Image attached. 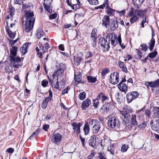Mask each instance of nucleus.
<instances>
[{
    "label": "nucleus",
    "instance_id": "1",
    "mask_svg": "<svg viewBox=\"0 0 159 159\" xmlns=\"http://www.w3.org/2000/svg\"><path fill=\"white\" fill-rule=\"evenodd\" d=\"M25 15L21 18L23 29L26 33L29 32L34 26L35 18L33 12L31 11H25Z\"/></svg>",
    "mask_w": 159,
    "mask_h": 159
},
{
    "label": "nucleus",
    "instance_id": "2",
    "mask_svg": "<svg viewBox=\"0 0 159 159\" xmlns=\"http://www.w3.org/2000/svg\"><path fill=\"white\" fill-rule=\"evenodd\" d=\"M90 126L94 134L98 133L100 128V123L96 119H91L89 120Z\"/></svg>",
    "mask_w": 159,
    "mask_h": 159
},
{
    "label": "nucleus",
    "instance_id": "3",
    "mask_svg": "<svg viewBox=\"0 0 159 159\" xmlns=\"http://www.w3.org/2000/svg\"><path fill=\"white\" fill-rule=\"evenodd\" d=\"M120 125L119 120L117 117H112L108 119L107 125L108 127L111 128L119 127Z\"/></svg>",
    "mask_w": 159,
    "mask_h": 159
},
{
    "label": "nucleus",
    "instance_id": "4",
    "mask_svg": "<svg viewBox=\"0 0 159 159\" xmlns=\"http://www.w3.org/2000/svg\"><path fill=\"white\" fill-rule=\"evenodd\" d=\"M139 93L136 91H133L128 93L126 95V98L128 103H131L132 101L138 98Z\"/></svg>",
    "mask_w": 159,
    "mask_h": 159
},
{
    "label": "nucleus",
    "instance_id": "5",
    "mask_svg": "<svg viewBox=\"0 0 159 159\" xmlns=\"http://www.w3.org/2000/svg\"><path fill=\"white\" fill-rule=\"evenodd\" d=\"M119 74L117 72H114L111 74L109 78V82L111 84H117L119 82Z\"/></svg>",
    "mask_w": 159,
    "mask_h": 159
},
{
    "label": "nucleus",
    "instance_id": "6",
    "mask_svg": "<svg viewBox=\"0 0 159 159\" xmlns=\"http://www.w3.org/2000/svg\"><path fill=\"white\" fill-rule=\"evenodd\" d=\"M120 113L121 115L120 118L123 120L124 124L125 125L129 122L130 116L126 111H121Z\"/></svg>",
    "mask_w": 159,
    "mask_h": 159
},
{
    "label": "nucleus",
    "instance_id": "7",
    "mask_svg": "<svg viewBox=\"0 0 159 159\" xmlns=\"http://www.w3.org/2000/svg\"><path fill=\"white\" fill-rule=\"evenodd\" d=\"M52 0H44L43 6L44 9L48 12L51 13L53 11L52 9V7L51 6V2Z\"/></svg>",
    "mask_w": 159,
    "mask_h": 159
},
{
    "label": "nucleus",
    "instance_id": "8",
    "mask_svg": "<svg viewBox=\"0 0 159 159\" xmlns=\"http://www.w3.org/2000/svg\"><path fill=\"white\" fill-rule=\"evenodd\" d=\"M150 124L152 129L159 133V119H156L154 121L153 120H151Z\"/></svg>",
    "mask_w": 159,
    "mask_h": 159
},
{
    "label": "nucleus",
    "instance_id": "9",
    "mask_svg": "<svg viewBox=\"0 0 159 159\" xmlns=\"http://www.w3.org/2000/svg\"><path fill=\"white\" fill-rule=\"evenodd\" d=\"M82 124L80 123L77 124L76 122H74L71 124V125L74 130V132L75 133L79 134L80 132V127Z\"/></svg>",
    "mask_w": 159,
    "mask_h": 159
},
{
    "label": "nucleus",
    "instance_id": "10",
    "mask_svg": "<svg viewBox=\"0 0 159 159\" xmlns=\"http://www.w3.org/2000/svg\"><path fill=\"white\" fill-rule=\"evenodd\" d=\"M111 20L110 17L107 15H105L103 17L102 20V25L103 27H105L106 28L109 26Z\"/></svg>",
    "mask_w": 159,
    "mask_h": 159
},
{
    "label": "nucleus",
    "instance_id": "11",
    "mask_svg": "<svg viewBox=\"0 0 159 159\" xmlns=\"http://www.w3.org/2000/svg\"><path fill=\"white\" fill-rule=\"evenodd\" d=\"M62 139V136L61 134L58 133L54 134L52 138V142L56 144L59 143Z\"/></svg>",
    "mask_w": 159,
    "mask_h": 159
},
{
    "label": "nucleus",
    "instance_id": "12",
    "mask_svg": "<svg viewBox=\"0 0 159 159\" xmlns=\"http://www.w3.org/2000/svg\"><path fill=\"white\" fill-rule=\"evenodd\" d=\"M64 70L63 68H61L60 67L57 71H55L52 75L53 80H55V81L57 80L58 76L60 74H62Z\"/></svg>",
    "mask_w": 159,
    "mask_h": 159
},
{
    "label": "nucleus",
    "instance_id": "13",
    "mask_svg": "<svg viewBox=\"0 0 159 159\" xmlns=\"http://www.w3.org/2000/svg\"><path fill=\"white\" fill-rule=\"evenodd\" d=\"M118 22L116 20H111L109 26L111 30L114 31L118 27Z\"/></svg>",
    "mask_w": 159,
    "mask_h": 159
},
{
    "label": "nucleus",
    "instance_id": "14",
    "mask_svg": "<svg viewBox=\"0 0 159 159\" xmlns=\"http://www.w3.org/2000/svg\"><path fill=\"white\" fill-rule=\"evenodd\" d=\"M117 86L119 89L121 91L124 92L125 93L127 92L128 88L125 84L120 83L117 85Z\"/></svg>",
    "mask_w": 159,
    "mask_h": 159
},
{
    "label": "nucleus",
    "instance_id": "15",
    "mask_svg": "<svg viewBox=\"0 0 159 159\" xmlns=\"http://www.w3.org/2000/svg\"><path fill=\"white\" fill-rule=\"evenodd\" d=\"M90 100L88 98L86 100L83 101L81 107L83 110H85L87 107H88L91 104Z\"/></svg>",
    "mask_w": 159,
    "mask_h": 159
},
{
    "label": "nucleus",
    "instance_id": "16",
    "mask_svg": "<svg viewBox=\"0 0 159 159\" xmlns=\"http://www.w3.org/2000/svg\"><path fill=\"white\" fill-rule=\"evenodd\" d=\"M98 137L95 136L91 137L89 140V145L93 148H95L96 145V141L98 140Z\"/></svg>",
    "mask_w": 159,
    "mask_h": 159
},
{
    "label": "nucleus",
    "instance_id": "17",
    "mask_svg": "<svg viewBox=\"0 0 159 159\" xmlns=\"http://www.w3.org/2000/svg\"><path fill=\"white\" fill-rule=\"evenodd\" d=\"M111 142L110 140L107 139H104L101 142V145L103 148L107 147L108 148V147L111 146Z\"/></svg>",
    "mask_w": 159,
    "mask_h": 159
},
{
    "label": "nucleus",
    "instance_id": "18",
    "mask_svg": "<svg viewBox=\"0 0 159 159\" xmlns=\"http://www.w3.org/2000/svg\"><path fill=\"white\" fill-rule=\"evenodd\" d=\"M30 43H25L23 45L20 50L22 55H24V54H25L27 53V48L28 47V45H30Z\"/></svg>",
    "mask_w": 159,
    "mask_h": 159
},
{
    "label": "nucleus",
    "instance_id": "19",
    "mask_svg": "<svg viewBox=\"0 0 159 159\" xmlns=\"http://www.w3.org/2000/svg\"><path fill=\"white\" fill-rule=\"evenodd\" d=\"M159 108L157 107H154L152 110V117L153 118L159 117Z\"/></svg>",
    "mask_w": 159,
    "mask_h": 159
},
{
    "label": "nucleus",
    "instance_id": "20",
    "mask_svg": "<svg viewBox=\"0 0 159 159\" xmlns=\"http://www.w3.org/2000/svg\"><path fill=\"white\" fill-rule=\"evenodd\" d=\"M17 48L16 46H12L11 49L10 50L11 55L10 56V58L12 57H15L17 55Z\"/></svg>",
    "mask_w": 159,
    "mask_h": 159
},
{
    "label": "nucleus",
    "instance_id": "21",
    "mask_svg": "<svg viewBox=\"0 0 159 159\" xmlns=\"http://www.w3.org/2000/svg\"><path fill=\"white\" fill-rule=\"evenodd\" d=\"M44 34V32L41 28L38 29L36 34V37L37 39H40Z\"/></svg>",
    "mask_w": 159,
    "mask_h": 159
},
{
    "label": "nucleus",
    "instance_id": "22",
    "mask_svg": "<svg viewBox=\"0 0 159 159\" xmlns=\"http://www.w3.org/2000/svg\"><path fill=\"white\" fill-rule=\"evenodd\" d=\"M82 59V57L78 54L74 57V63L75 65L78 66Z\"/></svg>",
    "mask_w": 159,
    "mask_h": 159
},
{
    "label": "nucleus",
    "instance_id": "23",
    "mask_svg": "<svg viewBox=\"0 0 159 159\" xmlns=\"http://www.w3.org/2000/svg\"><path fill=\"white\" fill-rule=\"evenodd\" d=\"M89 126V121L86 122L83 128V130L85 135L88 134L89 133L90 130Z\"/></svg>",
    "mask_w": 159,
    "mask_h": 159
},
{
    "label": "nucleus",
    "instance_id": "24",
    "mask_svg": "<svg viewBox=\"0 0 159 159\" xmlns=\"http://www.w3.org/2000/svg\"><path fill=\"white\" fill-rule=\"evenodd\" d=\"M118 65L122 71L126 73H127V68L123 62L121 61H119L118 62Z\"/></svg>",
    "mask_w": 159,
    "mask_h": 159
},
{
    "label": "nucleus",
    "instance_id": "25",
    "mask_svg": "<svg viewBox=\"0 0 159 159\" xmlns=\"http://www.w3.org/2000/svg\"><path fill=\"white\" fill-rule=\"evenodd\" d=\"M146 11V9H144V10L142 9L140 10H135V14L139 16H143L145 14V13Z\"/></svg>",
    "mask_w": 159,
    "mask_h": 159
},
{
    "label": "nucleus",
    "instance_id": "26",
    "mask_svg": "<svg viewBox=\"0 0 159 159\" xmlns=\"http://www.w3.org/2000/svg\"><path fill=\"white\" fill-rule=\"evenodd\" d=\"M155 41L154 39L152 37V39L148 43L149 45V48L150 51H151L153 50L155 46Z\"/></svg>",
    "mask_w": 159,
    "mask_h": 159
},
{
    "label": "nucleus",
    "instance_id": "27",
    "mask_svg": "<svg viewBox=\"0 0 159 159\" xmlns=\"http://www.w3.org/2000/svg\"><path fill=\"white\" fill-rule=\"evenodd\" d=\"M131 125L134 126L138 125V123L136 119V116L135 115H132L131 119Z\"/></svg>",
    "mask_w": 159,
    "mask_h": 159
},
{
    "label": "nucleus",
    "instance_id": "28",
    "mask_svg": "<svg viewBox=\"0 0 159 159\" xmlns=\"http://www.w3.org/2000/svg\"><path fill=\"white\" fill-rule=\"evenodd\" d=\"M15 10L14 8L12 6L9 7L8 12L10 13V16L11 18V21L12 20L13 16L14 14Z\"/></svg>",
    "mask_w": 159,
    "mask_h": 159
},
{
    "label": "nucleus",
    "instance_id": "29",
    "mask_svg": "<svg viewBox=\"0 0 159 159\" xmlns=\"http://www.w3.org/2000/svg\"><path fill=\"white\" fill-rule=\"evenodd\" d=\"M132 3L134 7L137 9H139L141 6L140 0H132Z\"/></svg>",
    "mask_w": 159,
    "mask_h": 159
},
{
    "label": "nucleus",
    "instance_id": "30",
    "mask_svg": "<svg viewBox=\"0 0 159 159\" xmlns=\"http://www.w3.org/2000/svg\"><path fill=\"white\" fill-rule=\"evenodd\" d=\"M21 59L19 57H12L10 58V61L11 63H13L14 64L16 63H18L21 61Z\"/></svg>",
    "mask_w": 159,
    "mask_h": 159
},
{
    "label": "nucleus",
    "instance_id": "31",
    "mask_svg": "<svg viewBox=\"0 0 159 159\" xmlns=\"http://www.w3.org/2000/svg\"><path fill=\"white\" fill-rule=\"evenodd\" d=\"M88 81L89 83H95L97 80V78L95 77L91 76H88L87 77Z\"/></svg>",
    "mask_w": 159,
    "mask_h": 159
},
{
    "label": "nucleus",
    "instance_id": "32",
    "mask_svg": "<svg viewBox=\"0 0 159 159\" xmlns=\"http://www.w3.org/2000/svg\"><path fill=\"white\" fill-rule=\"evenodd\" d=\"M97 29H93L92 30L90 36V39H97Z\"/></svg>",
    "mask_w": 159,
    "mask_h": 159
},
{
    "label": "nucleus",
    "instance_id": "33",
    "mask_svg": "<svg viewBox=\"0 0 159 159\" xmlns=\"http://www.w3.org/2000/svg\"><path fill=\"white\" fill-rule=\"evenodd\" d=\"M107 43V40L105 38H103L100 39V44L103 48L105 49V43Z\"/></svg>",
    "mask_w": 159,
    "mask_h": 159
},
{
    "label": "nucleus",
    "instance_id": "34",
    "mask_svg": "<svg viewBox=\"0 0 159 159\" xmlns=\"http://www.w3.org/2000/svg\"><path fill=\"white\" fill-rule=\"evenodd\" d=\"M116 37V36H115V35L113 33H108L106 38L109 39L108 42H109L110 40L115 39Z\"/></svg>",
    "mask_w": 159,
    "mask_h": 159
},
{
    "label": "nucleus",
    "instance_id": "35",
    "mask_svg": "<svg viewBox=\"0 0 159 159\" xmlns=\"http://www.w3.org/2000/svg\"><path fill=\"white\" fill-rule=\"evenodd\" d=\"M41 45L42 46V50L43 51V52H47L48 49L50 48V46L48 43L44 44V46L45 47H44L42 44H41Z\"/></svg>",
    "mask_w": 159,
    "mask_h": 159
},
{
    "label": "nucleus",
    "instance_id": "36",
    "mask_svg": "<svg viewBox=\"0 0 159 159\" xmlns=\"http://www.w3.org/2000/svg\"><path fill=\"white\" fill-rule=\"evenodd\" d=\"M33 5L32 3L28 2L27 3L23 4L22 5V8L23 9L28 8H30L32 7Z\"/></svg>",
    "mask_w": 159,
    "mask_h": 159
},
{
    "label": "nucleus",
    "instance_id": "37",
    "mask_svg": "<svg viewBox=\"0 0 159 159\" xmlns=\"http://www.w3.org/2000/svg\"><path fill=\"white\" fill-rule=\"evenodd\" d=\"M106 5H107V7L108 6H109L108 3V0H105L104 3L102 5L99 6L95 7L94 9L96 10L98 9L99 8L103 9L106 7Z\"/></svg>",
    "mask_w": 159,
    "mask_h": 159
},
{
    "label": "nucleus",
    "instance_id": "38",
    "mask_svg": "<svg viewBox=\"0 0 159 159\" xmlns=\"http://www.w3.org/2000/svg\"><path fill=\"white\" fill-rule=\"evenodd\" d=\"M41 130V129L39 128L36 129L30 137L29 139H31L32 138L36 136H37Z\"/></svg>",
    "mask_w": 159,
    "mask_h": 159
},
{
    "label": "nucleus",
    "instance_id": "39",
    "mask_svg": "<svg viewBox=\"0 0 159 159\" xmlns=\"http://www.w3.org/2000/svg\"><path fill=\"white\" fill-rule=\"evenodd\" d=\"M151 82V88H155L159 86V80Z\"/></svg>",
    "mask_w": 159,
    "mask_h": 159
},
{
    "label": "nucleus",
    "instance_id": "40",
    "mask_svg": "<svg viewBox=\"0 0 159 159\" xmlns=\"http://www.w3.org/2000/svg\"><path fill=\"white\" fill-rule=\"evenodd\" d=\"M81 76L80 75H75L74 80L77 82L80 83L81 80Z\"/></svg>",
    "mask_w": 159,
    "mask_h": 159
},
{
    "label": "nucleus",
    "instance_id": "41",
    "mask_svg": "<svg viewBox=\"0 0 159 159\" xmlns=\"http://www.w3.org/2000/svg\"><path fill=\"white\" fill-rule=\"evenodd\" d=\"M109 70L108 68H105L102 70L101 75L102 77H104L106 74L109 73Z\"/></svg>",
    "mask_w": 159,
    "mask_h": 159
},
{
    "label": "nucleus",
    "instance_id": "42",
    "mask_svg": "<svg viewBox=\"0 0 159 159\" xmlns=\"http://www.w3.org/2000/svg\"><path fill=\"white\" fill-rule=\"evenodd\" d=\"M157 54V51H155L153 52H152L148 54V57L151 58H153L155 57Z\"/></svg>",
    "mask_w": 159,
    "mask_h": 159
},
{
    "label": "nucleus",
    "instance_id": "43",
    "mask_svg": "<svg viewBox=\"0 0 159 159\" xmlns=\"http://www.w3.org/2000/svg\"><path fill=\"white\" fill-rule=\"evenodd\" d=\"M86 93L84 92H83L80 93L79 95V98L80 100H83L85 98Z\"/></svg>",
    "mask_w": 159,
    "mask_h": 159
},
{
    "label": "nucleus",
    "instance_id": "44",
    "mask_svg": "<svg viewBox=\"0 0 159 159\" xmlns=\"http://www.w3.org/2000/svg\"><path fill=\"white\" fill-rule=\"evenodd\" d=\"M97 39H90L91 44L93 47H94L97 45Z\"/></svg>",
    "mask_w": 159,
    "mask_h": 159
},
{
    "label": "nucleus",
    "instance_id": "45",
    "mask_svg": "<svg viewBox=\"0 0 159 159\" xmlns=\"http://www.w3.org/2000/svg\"><path fill=\"white\" fill-rule=\"evenodd\" d=\"M7 30L10 38L13 39L15 36V34L9 30Z\"/></svg>",
    "mask_w": 159,
    "mask_h": 159
},
{
    "label": "nucleus",
    "instance_id": "46",
    "mask_svg": "<svg viewBox=\"0 0 159 159\" xmlns=\"http://www.w3.org/2000/svg\"><path fill=\"white\" fill-rule=\"evenodd\" d=\"M138 17L137 16L135 15L133 16L130 19V23L131 24L134 23L138 19Z\"/></svg>",
    "mask_w": 159,
    "mask_h": 159
},
{
    "label": "nucleus",
    "instance_id": "47",
    "mask_svg": "<svg viewBox=\"0 0 159 159\" xmlns=\"http://www.w3.org/2000/svg\"><path fill=\"white\" fill-rule=\"evenodd\" d=\"M129 147L128 145H126L125 144H123L122 145L121 148V151L122 152H126L127 150L128 149Z\"/></svg>",
    "mask_w": 159,
    "mask_h": 159
},
{
    "label": "nucleus",
    "instance_id": "48",
    "mask_svg": "<svg viewBox=\"0 0 159 159\" xmlns=\"http://www.w3.org/2000/svg\"><path fill=\"white\" fill-rule=\"evenodd\" d=\"M136 50L137 51V55L138 56V57H137V58L138 59H140L142 57L143 53L140 50H139L137 49H136Z\"/></svg>",
    "mask_w": 159,
    "mask_h": 159
},
{
    "label": "nucleus",
    "instance_id": "49",
    "mask_svg": "<svg viewBox=\"0 0 159 159\" xmlns=\"http://www.w3.org/2000/svg\"><path fill=\"white\" fill-rule=\"evenodd\" d=\"M89 3L93 5H97L98 4V0H88Z\"/></svg>",
    "mask_w": 159,
    "mask_h": 159
},
{
    "label": "nucleus",
    "instance_id": "50",
    "mask_svg": "<svg viewBox=\"0 0 159 159\" xmlns=\"http://www.w3.org/2000/svg\"><path fill=\"white\" fill-rule=\"evenodd\" d=\"M110 42H107V43H105V49L103 48V49L104 51L107 52L109 50L110 48Z\"/></svg>",
    "mask_w": 159,
    "mask_h": 159
},
{
    "label": "nucleus",
    "instance_id": "51",
    "mask_svg": "<svg viewBox=\"0 0 159 159\" xmlns=\"http://www.w3.org/2000/svg\"><path fill=\"white\" fill-rule=\"evenodd\" d=\"M115 10L111 9L109 7L107 8V13L110 16H111L114 13Z\"/></svg>",
    "mask_w": 159,
    "mask_h": 159
},
{
    "label": "nucleus",
    "instance_id": "52",
    "mask_svg": "<svg viewBox=\"0 0 159 159\" xmlns=\"http://www.w3.org/2000/svg\"><path fill=\"white\" fill-rule=\"evenodd\" d=\"M147 125V122L146 121H143L142 123L141 124L139 125L138 127L140 128H142L143 129Z\"/></svg>",
    "mask_w": 159,
    "mask_h": 159
},
{
    "label": "nucleus",
    "instance_id": "53",
    "mask_svg": "<svg viewBox=\"0 0 159 159\" xmlns=\"http://www.w3.org/2000/svg\"><path fill=\"white\" fill-rule=\"evenodd\" d=\"M98 154V157L100 159H107L105 154L103 152H100Z\"/></svg>",
    "mask_w": 159,
    "mask_h": 159
},
{
    "label": "nucleus",
    "instance_id": "54",
    "mask_svg": "<svg viewBox=\"0 0 159 159\" xmlns=\"http://www.w3.org/2000/svg\"><path fill=\"white\" fill-rule=\"evenodd\" d=\"M70 89V87L69 86H67L66 88L65 89L63 90L62 94L63 95L66 93H67Z\"/></svg>",
    "mask_w": 159,
    "mask_h": 159
},
{
    "label": "nucleus",
    "instance_id": "55",
    "mask_svg": "<svg viewBox=\"0 0 159 159\" xmlns=\"http://www.w3.org/2000/svg\"><path fill=\"white\" fill-rule=\"evenodd\" d=\"M93 56V54L92 52L89 51H88L86 52L85 55V57L86 58H89Z\"/></svg>",
    "mask_w": 159,
    "mask_h": 159
},
{
    "label": "nucleus",
    "instance_id": "56",
    "mask_svg": "<svg viewBox=\"0 0 159 159\" xmlns=\"http://www.w3.org/2000/svg\"><path fill=\"white\" fill-rule=\"evenodd\" d=\"M98 98H97L95 100H93L94 103L93 105V107L95 108H97L98 106V103H99V101Z\"/></svg>",
    "mask_w": 159,
    "mask_h": 159
},
{
    "label": "nucleus",
    "instance_id": "57",
    "mask_svg": "<svg viewBox=\"0 0 159 159\" xmlns=\"http://www.w3.org/2000/svg\"><path fill=\"white\" fill-rule=\"evenodd\" d=\"M57 16V14L56 13H54L50 15L49 16V19L50 20L54 19L56 18Z\"/></svg>",
    "mask_w": 159,
    "mask_h": 159
},
{
    "label": "nucleus",
    "instance_id": "58",
    "mask_svg": "<svg viewBox=\"0 0 159 159\" xmlns=\"http://www.w3.org/2000/svg\"><path fill=\"white\" fill-rule=\"evenodd\" d=\"M48 84V82L47 80H43L41 82V85L43 87H46Z\"/></svg>",
    "mask_w": 159,
    "mask_h": 159
},
{
    "label": "nucleus",
    "instance_id": "59",
    "mask_svg": "<svg viewBox=\"0 0 159 159\" xmlns=\"http://www.w3.org/2000/svg\"><path fill=\"white\" fill-rule=\"evenodd\" d=\"M111 43L112 45L113 46H115L117 43V41L116 40V38L115 39H112L111 41Z\"/></svg>",
    "mask_w": 159,
    "mask_h": 159
},
{
    "label": "nucleus",
    "instance_id": "60",
    "mask_svg": "<svg viewBox=\"0 0 159 159\" xmlns=\"http://www.w3.org/2000/svg\"><path fill=\"white\" fill-rule=\"evenodd\" d=\"M142 47V50L146 52L147 50V46L144 44H141L140 46Z\"/></svg>",
    "mask_w": 159,
    "mask_h": 159
},
{
    "label": "nucleus",
    "instance_id": "61",
    "mask_svg": "<svg viewBox=\"0 0 159 159\" xmlns=\"http://www.w3.org/2000/svg\"><path fill=\"white\" fill-rule=\"evenodd\" d=\"M71 7L73 9H75L76 10L77 9L80 8L79 5L78 4L73 5Z\"/></svg>",
    "mask_w": 159,
    "mask_h": 159
},
{
    "label": "nucleus",
    "instance_id": "62",
    "mask_svg": "<svg viewBox=\"0 0 159 159\" xmlns=\"http://www.w3.org/2000/svg\"><path fill=\"white\" fill-rule=\"evenodd\" d=\"M49 125H48L44 124L43 125V129L46 131H48V129L49 128Z\"/></svg>",
    "mask_w": 159,
    "mask_h": 159
},
{
    "label": "nucleus",
    "instance_id": "63",
    "mask_svg": "<svg viewBox=\"0 0 159 159\" xmlns=\"http://www.w3.org/2000/svg\"><path fill=\"white\" fill-rule=\"evenodd\" d=\"M52 116V114H47L45 117V120H46L48 121L50 120Z\"/></svg>",
    "mask_w": 159,
    "mask_h": 159
},
{
    "label": "nucleus",
    "instance_id": "64",
    "mask_svg": "<svg viewBox=\"0 0 159 159\" xmlns=\"http://www.w3.org/2000/svg\"><path fill=\"white\" fill-rule=\"evenodd\" d=\"M145 114L147 115L148 118L151 116V111L149 109H147L145 111Z\"/></svg>",
    "mask_w": 159,
    "mask_h": 159
}]
</instances>
